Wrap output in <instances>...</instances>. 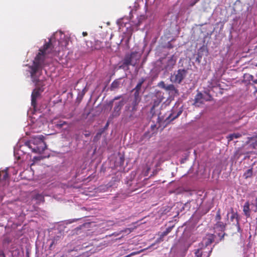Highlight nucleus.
Listing matches in <instances>:
<instances>
[{"label": "nucleus", "mask_w": 257, "mask_h": 257, "mask_svg": "<svg viewBox=\"0 0 257 257\" xmlns=\"http://www.w3.org/2000/svg\"><path fill=\"white\" fill-rule=\"evenodd\" d=\"M205 95L203 94V101H210L212 99V97L211 95L209 94V93L205 92Z\"/></svg>", "instance_id": "cd10ccee"}, {"label": "nucleus", "mask_w": 257, "mask_h": 257, "mask_svg": "<svg viewBox=\"0 0 257 257\" xmlns=\"http://www.w3.org/2000/svg\"><path fill=\"white\" fill-rule=\"evenodd\" d=\"M54 243V240L52 241V243H51V244L50 245V247H51Z\"/></svg>", "instance_id": "c03bdc74"}, {"label": "nucleus", "mask_w": 257, "mask_h": 257, "mask_svg": "<svg viewBox=\"0 0 257 257\" xmlns=\"http://www.w3.org/2000/svg\"><path fill=\"white\" fill-rule=\"evenodd\" d=\"M241 134L240 133H233L232 134H230L226 138L228 140V142L232 141L233 139L239 138L241 137Z\"/></svg>", "instance_id": "a211bd4d"}, {"label": "nucleus", "mask_w": 257, "mask_h": 257, "mask_svg": "<svg viewBox=\"0 0 257 257\" xmlns=\"http://www.w3.org/2000/svg\"><path fill=\"white\" fill-rule=\"evenodd\" d=\"M123 105V101H120L115 104L114 107V111L113 112V115L114 116H117L119 115L120 111Z\"/></svg>", "instance_id": "1a4fd4ad"}, {"label": "nucleus", "mask_w": 257, "mask_h": 257, "mask_svg": "<svg viewBox=\"0 0 257 257\" xmlns=\"http://www.w3.org/2000/svg\"><path fill=\"white\" fill-rule=\"evenodd\" d=\"M53 123L55 124V126L56 128H59V129L62 128L63 127V126L65 125H66L67 126L66 127V128L69 127V125H68L67 122L66 121H64V120H60L54 122Z\"/></svg>", "instance_id": "2eb2a0df"}, {"label": "nucleus", "mask_w": 257, "mask_h": 257, "mask_svg": "<svg viewBox=\"0 0 257 257\" xmlns=\"http://www.w3.org/2000/svg\"><path fill=\"white\" fill-rule=\"evenodd\" d=\"M141 101V99H134L133 101V108H132V110L133 111H136L137 109V106L138 105L139 102H140Z\"/></svg>", "instance_id": "a878e982"}, {"label": "nucleus", "mask_w": 257, "mask_h": 257, "mask_svg": "<svg viewBox=\"0 0 257 257\" xmlns=\"http://www.w3.org/2000/svg\"><path fill=\"white\" fill-rule=\"evenodd\" d=\"M250 205L251 206V210L254 212H256L257 211V197H255L254 199L251 201Z\"/></svg>", "instance_id": "6ab92c4d"}, {"label": "nucleus", "mask_w": 257, "mask_h": 257, "mask_svg": "<svg viewBox=\"0 0 257 257\" xmlns=\"http://www.w3.org/2000/svg\"><path fill=\"white\" fill-rule=\"evenodd\" d=\"M253 174V169L251 168L250 169H248L246 172H245L243 175V176L244 179H247L249 178H251Z\"/></svg>", "instance_id": "412c9836"}, {"label": "nucleus", "mask_w": 257, "mask_h": 257, "mask_svg": "<svg viewBox=\"0 0 257 257\" xmlns=\"http://www.w3.org/2000/svg\"><path fill=\"white\" fill-rule=\"evenodd\" d=\"M164 236H166L168 234V232L165 230V231L161 233Z\"/></svg>", "instance_id": "4c0bfd02"}, {"label": "nucleus", "mask_w": 257, "mask_h": 257, "mask_svg": "<svg viewBox=\"0 0 257 257\" xmlns=\"http://www.w3.org/2000/svg\"><path fill=\"white\" fill-rule=\"evenodd\" d=\"M182 112V110H180L179 111H178L177 112V113L175 115H174V113H171L169 117H172V119H174L176 118H177Z\"/></svg>", "instance_id": "c756f323"}, {"label": "nucleus", "mask_w": 257, "mask_h": 257, "mask_svg": "<svg viewBox=\"0 0 257 257\" xmlns=\"http://www.w3.org/2000/svg\"><path fill=\"white\" fill-rule=\"evenodd\" d=\"M130 38H131V37H130L129 38H127V39L126 40V43L127 44H128V43H129Z\"/></svg>", "instance_id": "37998d69"}, {"label": "nucleus", "mask_w": 257, "mask_h": 257, "mask_svg": "<svg viewBox=\"0 0 257 257\" xmlns=\"http://www.w3.org/2000/svg\"><path fill=\"white\" fill-rule=\"evenodd\" d=\"M203 103V94L201 92H199L195 97L194 105L199 107L200 104Z\"/></svg>", "instance_id": "6e6552de"}, {"label": "nucleus", "mask_w": 257, "mask_h": 257, "mask_svg": "<svg viewBox=\"0 0 257 257\" xmlns=\"http://www.w3.org/2000/svg\"><path fill=\"white\" fill-rule=\"evenodd\" d=\"M173 227H174V226H170V227H168L166 229V231L168 232V234L172 231Z\"/></svg>", "instance_id": "f704fd0d"}, {"label": "nucleus", "mask_w": 257, "mask_h": 257, "mask_svg": "<svg viewBox=\"0 0 257 257\" xmlns=\"http://www.w3.org/2000/svg\"><path fill=\"white\" fill-rule=\"evenodd\" d=\"M54 49V47L51 43V39L48 42L46 43L43 48L39 49V52L33 61V64L29 66V72L31 75L32 81L35 83L36 88H40L44 90V86L45 84L43 80L39 79L42 74L43 64L45 60V57L47 54L51 53Z\"/></svg>", "instance_id": "f257e3e1"}, {"label": "nucleus", "mask_w": 257, "mask_h": 257, "mask_svg": "<svg viewBox=\"0 0 257 257\" xmlns=\"http://www.w3.org/2000/svg\"><path fill=\"white\" fill-rule=\"evenodd\" d=\"M253 82L255 84H257V79H254V80H253Z\"/></svg>", "instance_id": "a18cd8bd"}, {"label": "nucleus", "mask_w": 257, "mask_h": 257, "mask_svg": "<svg viewBox=\"0 0 257 257\" xmlns=\"http://www.w3.org/2000/svg\"><path fill=\"white\" fill-rule=\"evenodd\" d=\"M0 256H2V257H6V255H5V253H4V252L3 251H1V252H0Z\"/></svg>", "instance_id": "c9c22d12"}, {"label": "nucleus", "mask_w": 257, "mask_h": 257, "mask_svg": "<svg viewBox=\"0 0 257 257\" xmlns=\"http://www.w3.org/2000/svg\"><path fill=\"white\" fill-rule=\"evenodd\" d=\"M162 93L161 92H158L157 93V95L159 97H161L159 100V101H154V104L153 106V108H154L156 105H158L164 99V97L161 95Z\"/></svg>", "instance_id": "393cba45"}, {"label": "nucleus", "mask_w": 257, "mask_h": 257, "mask_svg": "<svg viewBox=\"0 0 257 257\" xmlns=\"http://www.w3.org/2000/svg\"><path fill=\"white\" fill-rule=\"evenodd\" d=\"M43 90L39 88H35L33 90L31 94V105L35 110L37 108V99L40 96L41 93Z\"/></svg>", "instance_id": "20e7f679"}, {"label": "nucleus", "mask_w": 257, "mask_h": 257, "mask_svg": "<svg viewBox=\"0 0 257 257\" xmlns=\"http://www.w3.org/2000/svg\"><path fill=\"white\" fill-rule=\"evenodd\" d=\"M250 204L248 201H247L244 204L243 207V211L244 213V214L246 217H249L250 216V210L249 208Z\"/></svg>", "instance_id": "ddd939ff"}, {"label": "nucleus", "mask_w": 257, "mask_h": 257, "mask_svg": "<svg viewBox=\"0 0 257 257\" xmlns=\"http://www.w3.org/2000/svg\"><path fill=\"white\" fill-rule=\"evenodd\" d=\"M164 236H166L168 234V232L165 230V231L161 233Z\"/></svg>", "instance_id": "e433bc0d"}, {"label": "nucleus", "mask_w": 257, "mask_h": 257, "mask_svg": "<svg viewBox=\"0 0 257 257\" xmlns=\"http://www.w3.org/2000/svg\"><path fill=\"white\" fill-rule=\"evenodd\" d=\"M82 35L84 37L86 36H87V33L86 32H83L82 33Z\"/></svg>", "instance_id": "ea45409f"}, {"label": "nucleus", "mask_w": 257, "mask_h": 257, "mask_svg": "<svg viewBox=\"0 0 257 257\" xmlns=\"http://www.w3.org/2000/svg\"><path fill=\"white\" fill-rule=\"evenodd\" d=\"M12 241V239L9 236H6L3 239V244L4 245H8Z\"/></svg>", "instance_id": "c85d7f7f"}, {"label": "nucleus", "mask_w": 257, "mask_h": 257, "mask_svg": "<svg viewBox=\"0 0 257 257\" xmlns=\"http://www.w3.org/2000/svg\"><path fill=\"white\" fill-rule=\"evenodd\" d=\"M221 210L220 209H218L217 211L215 217V222H218L221 221Z\"/></svg>", "instance_id": "bb28decb"}, {"label": "nucleus", "mask_w": 257, "mask_h": 257, "mask_svg": "<svg viewBox=\"0 0 257 257\" xmlns=\"http://www.w3.org/2000/svg\"><path fill=\"white\" fill-rule=\"evenodd\" d=\"M100 135V134H98H98H97V136H98V135Z\"/></svg>", "instance_id": "de8ad7c7"}, {"label": "nucleus", "mask_w": 257, "mask_h": 257, "mask_svg": "<svg viewBox=\"0 0 257 257\" xmlns=\"http://www.w3.org/2000/svg\"><path fill=\"white\" fill-rule=\"evenodd\" d=\"M119 163H120V165L121 166L123 164V162H124V158L122 157H120L119 158Z\"/></svg>", "instance_id": "72a5a7b5"}, {"label": "nucleus", "mask_w": 257, "mask_h": 257, "mask_svg": "<svg viewBox=\"0 0 257 257\" xmlns=\"http://www.w3.org/2000/svg\"><path fill=\"white\" fill-rule=\"evenodd\" d=\"M90 133L84 134V135L85 137H88L90 136Z\"/></svg>", "instance_id": "79ce46f5"}, {"label": "nucleus", "mask_w": 257, "mask_h": 257, "mask_svg": "<svg viewBox=\"0 0 257 257\" xmlns=\"http://www.w3.org/2000/svg\"><path fill=\"white\" fill-rule=\"evenodd\" d=\"M165 236L163 235L162 233L160 234V236L158 238H157L156 240V243H159L162 242L164 240V237Z\"/></svg>", "instance_id": "7c9ffc66"}, {"label": "nucleus", "mask_w": 257, "mask_h": 257, "mask_svg": "<svg viewBox=\"0 0 257 257\" xmlns=\"http://www.w3.org/2000/svg\"><path fill=\"white\" fill-rule=\"evenodd\" d=\"M9 183V174L7 170L0 171V186H8Z\"/></svg>", "instance_id": "39448f33"}, {"label": "nucleus", "mask_w": 257, "mask_h": 257, "mask_svg": "<svg viewBox=\"0 0 257 257\" xmlns=\"http://www.w3.org/2000/svg\"><path fill=\"white\" fill-rule=\"evenodd\" d=\"M228 215H229V213H228L227 214V217H228Z\"/></svg>", "instance_id": "49530a36"}, {"label": "nucleus", "mask_w": 257, "mask_h": 257, "mask_svg": "<svg viewBox=\"0 0 257 257\" xmlns=\"http://www.w3.org/2000/svg\"><path fill=\"white\" fill-rule=\"evenodd\" d=\"M234 219H235L236 222L237 224H238V214L236 212H234L232 209L231 212V216H230V220L231 221H233Z\"/></svg>", "instance_id": "5701e85b"}, {"label": "nucleus", "mask_w": 257, "mask_h": 257, "mask_svg": "<svg viewBox=\"0 0 257 257\" xmlns=\"http://www.w3.org/2000/svg\"><path fill=\"white\" fill-rule=\"evenodd\" d=\"M35 153L41 154L46 149L47 146L44 142V137L42 135L35 137L25 144Z\"/></svg>", "instance_id": "f03ea898"}, {"label": "nucleus", "mask_w": 257, "mask_h": 257, "mask_svg": "<svg viewBox=\"0 0 257 257\" xmlns=\"http://www.w3.org/2000/svg\"><path fill=\"white\" fill-rule=\"evenodd\" d=\"M212 248H211L207 254H205V252L202 251V248L197 249L195 250V257H202L203 255L206 257H209L210 253L212 252Z\"/></svg>", "instance_id": "9b49d317"}, {"label": "nucleus", "mask_w": 257, "mask_h": 257, "mask_svg": "<svg viewBox=\"0 0 257 257\" xmlns=\"http://www.w3.org/2000/svg\"><path fill=\"white\" fill-rule=\"evenodd\" d=\"M86 48L84 53H90L94 51V42L91 41H86Z\"/></svg>", "instance_id": "f8f14e48"}, {"label": "nucleus", "mask_w": 257, "mask_h": 257, "mask_svg": "<svg viewBox=\"0 0 257 257\" xmlns=\"http://www.w3.org/2000/svg\"><path fill=\"white\" fill-rule=\"evenodd\" d=\"M104 47L102 42L99 40H95L94 41V51L99 50Z\"/></svg>", "instance_id": "f3484780"}, {"label": "nucleus", "mask_w": 257, "mask_h": 257, "mask_svg": "<svg viewBox=\"0 0 257 257\" xmlns=\"http://www.w3.org/2000/svg\"><path fill=\"white\" fill-rule=\"evenodd\" d=\"M187 74V70L185 69H180L175 71L170 77L171 81L175 83L180 84Z\"/></svg>", "instance_id": "7ed1b4c3"}, {"label": "nucleus", "mask_w": 257, "mask_h": 257, "mask_svg": "<svg viewBox=\"0 0 257 257\" xmlns=\"http://www.w3.org/2000/svg\"><path fill=\"white\" fill-rule=\"evenodd\" d=\"M158 86L159 87L162 88L167 91H174L175 92H178V90L175 88L173 84H169L166 85L165 82L163 81L160 82L158 83Z\"/></svg>", "instance_id": "423d86ee"}, {"label": "nucleus", "mask_w": 257, "mask_h": 257, "mask_svg": "<svg viewBox=\"0 0 257 257\" xmlns=\"http://www.w3.org/2000/svg\"><path fill=\"white\" fill-rule=\"evenodd\" d=\"M119 86V82L117 80H115L112 82L110 85V90H114L117 88Z\"/></svg>", "instance_id": "b1692460"}, {"label": "nucleus", "mask_w": 257, "mask_h": 257, "mask_svg": "<svg viewBox=\"0 0 257 257\" xmlns=\"http://www.w3.org/2000/svg\"><path fill=\"white\" fill-rule=\"evenodd\" d=\"M249 79L250 80H252L253 81V80H254V79H253V76L251 75H250L249 76Z\"/></svg>", "instance_id": "58836bf2"}, {"label": "nucleus", "mask_w": 257, "mask_h": 257, "mask_svg": "<svg viewBox=\"0 0 257 257\" xmlns=\"http://www.w3.org/2000/svg\"><path fill=\"white\" fill-rule=\"evenodd\" d=\"M136 54H137V52H133L131 54L126 55L123 61V65L126 66L131 65L132 58Z\"/></svg>", "instance_id": "0eeeda50"}, {"label": "nucleus", "mask_w": 257, "mask_h": 257, "mask_svg": "<svg viewBox=\"0 0 257 257\" xmlns=\"http://www.w3.org/2000/svg\"><path fill=\"white\" fill-rule=\"evenodd\" d=\"M199 0H195V1L191 5V6H194L196 3H197Z\"/></svg>", "instance_id": "a19ab883"}, {"label": "nucleus", "mask_w": 257, "mask_h": 257, "mask_svg": "<svg viewBox=\"0 0 257 257\" xmlns=\"http://www.w3.org/2000/svg\"><path fill=\"white\" fill-rule=\"evenodd\" d=\"M64 46L66 47L67 45L68 44V41L67 40H65V41H64ZM59 44H61L62 46H63V42L62 41L59 42Z\"/></svg>", "instance_id": "473e14b6"}, {"label": "nucleus", "mask_w": 257, "mask_h": 257, "mask_svg": "<svg viewBox=\"0 0 257 257\" xmlns=\"http://www.w3.org/2000/svg\"><path fill=\"white\" fill-rule=\"evenodd\" d=\"M226 223L221 221L216 222L214 224V228L220 231H224L226 227Z\"/></svg>", "instance_id": "9d476101"}, {"label": "nucleus", "mask_w": 257, "mask_h": 257, "mask_svg": "<svg viewBox=\"0 0 257 257\" xmlns=\"http://www.w3.org/2000/svg\"><path fill=\"white\" fill-rule=\"evenodd\" d=\"M145 81H146V79L145 78H141L139 80L138 83L137 84V85H136L135 88H134L133 89V90H138V91H140L141 87H142V84L144 83V82Z\"/></svg>", "instance_id": "aec40b11"}, {"label": "nucleus", "mask_w": 257, "mask_h": 257, "mask_svg": "<svg viewBox=\"0 0 257 257\" xmlns=\"http://www.w3.org/2000/svg\"><path fill=\"white\" fill-rule=\"evenodd\" d=\"M135 91L134 93V99H141V97L140 96V91L138 90H134Z\"/></svg>", "instance_id": "2f4dec72"}, {"label": "nucleus", "mask_w": 257, "mask_h": 257, "mask_svg": "<svg viewBox=\"0 0 257 257\" xmlns=\"http://www.w3.org/2000/svg\"><path fill=\"white\" fill-rule=\"evenodd\" d=\"M176 60L174 58V56H172L168 60L166 66L167 69H172L173 67L175 65Z\"/></svg>", "instance_id": "4468645a"}, {"label": "nucleus", "mask_w": 257, "mask_h": 257, "mask_svg": "<svg viewBox=\"0 0 257 257\" xmlns=\"http://www.w3.org/2000/svg\"><path fill=\"white\" fill-rule=\"evenodd\" d=\"M214 241V239L212 236H209V237L204 238L202 241V244L205 245V247L210 245Z\"/></svg>", "instance_id": "dca6fc26"}, {"label": "nucleus", "mask_w": 257, "mask_h": 257, "mask_svg": "<svg viewBox=\"0 0 257 257\" xmlns=\"http://www.w3.org/2000/svg\"><path fill=\"white\" fill-rule=\"evenodd\" d=\"M251 141L250 146L253 149H257V137H252L250 139Z\"/></svg>", "instance_id": "4be33fe9"}]
</instances>
